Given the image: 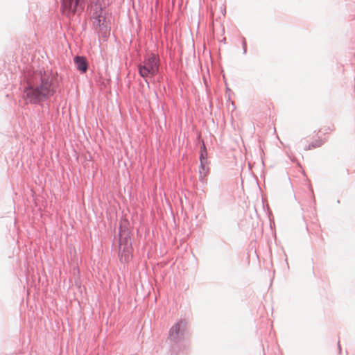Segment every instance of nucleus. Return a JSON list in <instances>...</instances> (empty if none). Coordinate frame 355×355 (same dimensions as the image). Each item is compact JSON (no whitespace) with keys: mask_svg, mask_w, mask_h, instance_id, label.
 <instances>
[{"mask_svg":"<svg viewBox=\"0 0 355 355\" xmlns=\"http://www.w3.org/2000/svg\"><path fill=\"white\" fill-rule=\"evenodd\" d=\"M54 76L49 72L35 73L24 90V98L30 103H37L55 93Z\"/></svg>","mask_w":355,"mask_h":355,"instance_id":"f257e3e1","label":"nucleus"},{"mask_svg":"<svg viewBox=\"0 0 355 355\" xmlns=\"http://www.w3.org/2000/svg\"><path fill=\"white\" fill-rule=\"evenodd\" d=\"M159 58L155 54L147 55L138 65L139 75L143 78L153 77L159 71Z\"/></svg>","mask_w":355,"mask_h":355,"instance_id":"f03ea898","label":"nucleus"},{"mask_svg":"<svg viewBox=\"0 0 355 355\" xmlns=\"http://www.w3.org/2000/svg\"><path fill=\"white\" fill-rule=\"evenodd\" d=\"M120 261L128 263L132 257V248L129 232L121 230L120 232V243L119 249Z\"/></svg>","mask_w":355,"mask_h":355,"instance_id":"7ed1b4c3","label":"nucleus"},{"mask_svg":"<svg viewBox=\"0 0 355 355\" xmlns=\"http://www.w3.org/2000/svg\"><path fill=\"white\" fill-rule=\"evenodd\" d=\"M84 0H63L62 11L66 15H74L78 7L82 4Z\"/></svg>","mask_w":355,"mask_h":355,"instance_id":"20e7f679","label":"nucleus"},{"mask_svg":"<svg viewBox=\"0 0 355 355\" xmlns=\"http://www.w3.org/2000/svg\"><path fill=\"white\" fill-rule=\"evenodd\" d=\"M187 324L185 320H181L173 324L169 331L170 338L175 340L183 335L187 329Z\"/></svg>","mask_w":355,"mask_h":355,"instance_id":"39448f33","label":"nucleus"},{"mask_svg":"<svg viewBox=\"0 0 355 355\" xmlns=\"http://www.w3.org/2000/svg\"><path fill=\"white\" fill-rule=\"evenodd\" d=\"M74 62L77 69L82 73H85L87 70V62L85 58L76 56L74 58Z\"/></svg>","mask_w":355,"mask_h":355,"instance_id":"423d86ee","label":"nucleus"},{"mask_svg":"<svg viewBox=\"0 0 355 355\" xmlns=\"http://www.w3.org/2000/svg\"><path fill=\"white\" fill-rule=\"evenodd\" d=\"M209 168L207 166V163L205 162H201L200 167V178L201 180H205L209 173Z\"/></svg>","mask_w":355,"mask_h":355,"instance_id":"0eeeda50","label":"nucleus"},{"mask_svg":"<svg viewBox=\"0 0 355 355\" xmlns=\"http://www.w3.org/2000/svg\"><path fill=\"white\" fill-rule=\"evenodd\" d=\"M207 150H206L205 144H203L202 150H201V155L200 157V162H205V163H207Z\"/></svg>","mask_w":355,"mask_h":355,"instance_id":"6e6552de","label":"nucleus"}]
</instances>
